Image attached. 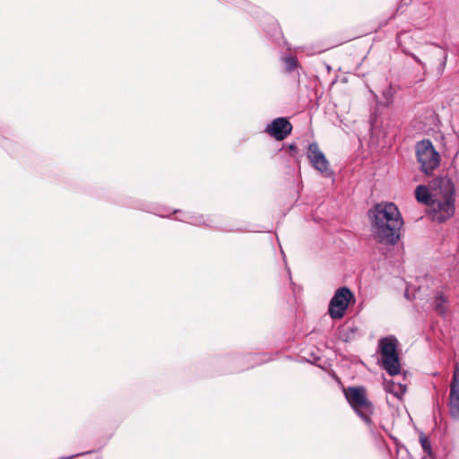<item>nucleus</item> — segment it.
<instances>
[{
  "label": "nucleus",
  "instance_id": "obj_10",
  "mask_svg": "<svg viewBox=\"0 0 459 459\" xmlns=\"http://www.w3.org/2000/svg\"><path fill=\"white\" fill-rule=\"evenodd\" d=\"M433 186L434 180H432L429 184V186H426L423 185H420L416 187L415 196L418 202L424 204L429 207L430 202L433 201Z\"/></svg>",
  "mask_w": 459,
  "mask_h": 459
},
{
  "label": "nucleus",
  "instance_id": "obj_12",
  "mask_svg": "<svg viewBox=\"0 0 459 459\" xmlns=\"http://www.w3.org/2000/svg\"><path fill=\"white\" fill-rule=\"evenodd\" d=\"M433 304H434L435 310L438 314H440L442 316L446 315L447 308H448L447 299L442 292L436 293V295L434 297Z\"/></svg>",
  "mask_w": 459,
  "mask_h": 459
},
{
  "label": "nucleus",
  "instance_id": "obj_14",
  "mask_svg": "<svg viewBox=\"0 0 459 459\" xmlns=\"http://www.w3.org/2000/svg\"><path fill=\"white\" fill-rule=\"evenodd\" d=\"M285 63H286L287 69H288L289 71L293 70V69L296 67V65H297V60H296V58L291 57V56L287 57V58L285 59Z\"/></svg>",
  "mask_w": 459,
  "mask_h": 459
},
{
  "label": "nucleus",
  "instance_id": "obj_8",
  "mask_svg": "<svg viewBox=\"0 0 459 459\" xmlns=\"http://www.w3.org/2000/svg\"><path fill=\"white\" fill-rule=\"evenodd\" d=\"M449 410L451 416L459 420V366L456 365L450 384Z\"/></svg>",
  "mask_w": 459,
  "mask_h": 459
},
{
  "label": "nucleus",
  "instance_id": "obj_1",
  "mask_svg": "<svg viewBox=\"0 0 459 459\" xmlns=\"http://www.w3.org/2000/svg\"><path fill=\"white\" fill-rule=\"evenodd\" d=\"M372 234L380 243L394 245L400 238L403 220L394 203L382 202L368 211Z\"/></svg>",
  "mask_w": 459,
  "mask_h": 459
},
{
  "label": "nucleus",
  "instance_id": "obj_6",
  "mask_svg": "<svg viewBox=\"0 0 459 459\" xmlns=\"http://www.w3.org/2000/svg\"><path fill=\"white\" fill-rule=\"evenodd\" d=\"M352 297L353 294L348 288L342 287L338 289L329 304L328 313L330 316L333 319L342 318Z\"/></svg>",
  "mask_w": 459,
  "mask_h": 459
},
{
  "label": "nucleus",
  "instance_id": "obj_16",
  "mask_svg": "<svg viewBox=\"0 0 459 459\" xmlns=\"http://www.w3.org/2000/svg\"><path fill=\"white\" fill-rule=\"evenodd\" d=\"M418 64L423 65L422 61L414 54L410 53L409 54Z\"/></svg>",
  "mask_w": 459,
  "mask_h": 459
},
{
  "label": "nucleus",
  "instance_id": "obj_5",
  "mask_svg": "<svg viewBox=\"0 0 459 459\" xmlns=\"http://www.w3.org/2000/svg\"><path fill=\"white\" fill-rule=\"evenodd\" d=\"M416 155L420 170L427 175L431 174L440 164V155L430 140H422L417 143Z\"/></svg>",
  "mask_w": 459,
  "mask_h": 459
},
{
  "label": "nucleus",
  "instance_id": "obj_4",
  "mask_svg": "<svg viewBox=\"0 0 459 459\" xmlns=\"http://www.w3.org/2000/svg\"><path fill=\"white\" fill-rule=\"evenodd\" d=\"M397 346L398 342L394 336H387L379 340L378 347L382 367L391 376L398 375L401 371Z\"/></svg>",
  "mask_w": 459,
  "mask_h": 459
},
{
  "label": "nucleus",
  "instance_id": "obj_3",
  "mask_svg": "<svg viewBox=\"0 0 459 459\" xmlns=\"http://www.w3.org/2000/svg\"><path fill=\"white\" fill-rule=\"evenodd\" d=\"M345 397L355 412L368 424L371 422L370 415L374 406L368 399L367 391L363 386H351L344 389Z\"/></svg>",
  "mask_w": 459,
  "mask_h": 459
},
{
  "label": "nucleus",
  "instance_id": "obj_9",
  "mask_svg": "<svg viewBox=\"0 0 459 459\" xmlns=\"http://www.w3.org/2000/svg\"><path fill=\"white\" fill-rule=\"evenodd\" d=\"M307 155L311 165L316 170L321 173H326L329 171V162L316 143H313L308 145Z\"/></svg>",
  "mask_w": 459,
  "mask_h": 459
},
{
  "label": "nucleus",
  "instance_id": "obj_11",
  "mask_svg": "<svg viewBox=\"0 0 459 459\" xmlns=\"http://www.w3.org/2000/svg\"><path fill=\"white\" fill-rule=\"evenodd\" d=\"M385 390L401 400L406 393L407 387L405 385L390 380L385 383Z\"/></svg>",
  "mask_w": 459,
  "mask_h": 459
},
{
  "label": "nucleus",
  "instance_id": "obj_15",
  "mask_svg": "<svg viewBox=\"0 0 459 459\" xmlns=\"http://www.w3.org/2000/svg\"><path fill=\"white\" fill-rule=\"evenodd\" d=\"M403 36H404V34L400 33V34H398V35H397V37H396V41H397L398 45H399L401 48H403V45H402V39H403Z\"/></svg>",
  "mask_w": 459,
  "mask_h": 459
},
{
  "label": "nucleus",
  "instance_id": "obj_2",
  "mask_svg": "<svg viewBox=\"0 0 459 459\" xmlns=\"http://www.w3.org/2000/svg\"><path fill=\"white\" fill-rule=\"evenodd\" d=\"M434 199L430 202L429 213L433 221L444 222L455 213V188L453 181L446 177L434 179Z\"/></svg>",
  "mask_w": 459,
  "mask_h": 459
},
{
  "label": "nucleus",
  "instance_id": "obj_7",
  "mask_svg": "<svg viewBox=\"0 0 459 459\" xmlns=\"http://www.w3.org/2000/svg\"><path fill=\"white\" fill-rule=\"evenodd\" d=\"M292 130L291 124L284 117H278L267 125L265 131L276 140H284Z\"/></svg>",
  "mask_w": 459,
  "mask_h": 459
},
{
  "label": "nucleus",
  "instance_id": "obj_13",
  "mask_svg": "<svg viewBox=\"0 0 459 459\" xmlns=\"http://www.w3.org/2000/svg\"><path fill=\"white\" fill-rule=\"evenodd\" d=\"M420 442L421 447L424 450V452L427 455H430L432 453L431 444H430V441L428 439V437L424 434H421L420 436Z\"/></svg>",
  "mask_w": 459,
  "mask_h": 459
}]
</instances>
